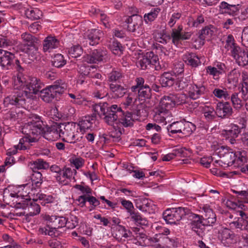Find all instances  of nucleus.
I'll return each instance as SVG.
<instances>
[{
    "mask_svg": "<svg viewBox=\"0 0 248 248\" xmlns=\"http://www.w3.org/2000/svg\"><path fill=\"white\" fill-rule=\"evenodd\" d=\"M14 66L18 72L13 77V87L15 89L23 90L27 98H31L33 94H37L44 86L43 83L36 77L30 78L29 81H27L26 77L22 73L23 68L20 65V62L18 60H16Z\"/></svg>",
    "mask_w": 248,
    "mask_h": 248,
    "instance_id": "f257e3e1",
    "label": "nucleus"
},
{
    "mask_svg": "<svg viewBox=\"0 0 248 248\" xmlns=\"http://www.w3.org/2000/svg\"><path fill=\"white\" fill-rule=\"evenodd\" d=\"M105 122L108 124L117 127L124 126L125 127L133 125L134 119L132 112H124L121 107L117 105H112L110 107L107 115L104 118Z\"/></svg>",
    "mask_w": 248,
    "mask_h": 248,
    "instance_id": "f03ea898",
    "label": "nucleus"
},
{
    "mask_svg": "<svg viewBox=\"0 0 248 248\" xmlns=\"http://www.w3.org/2000/svg\"><path fill=\"white\" fill-rule=\"evenodd\" d=\"M182 25H180L177 28L172 29L171 36L163 32H156L154 34V38L155 40L162 44H167L168 41L172 38V43L177 46L181 40H188L190 38L192 33L191 32L183 31Z\"/></svg>",
    "mask_w": 248,
    "mask_h": 248,
    "instance_id": "7ed1b4c3",
    "label": "nucleus"
},
{
    "mask_svg": "<svg viewBox=\"0 0 248 248\" xmlns=\"http://www.w3.org/2000/svg\"><path fill=\"white\" fill-rule=\"evenodd\" d=\"M67 88L66 84L62 80H58L53 85L40 91V98L45 102H51L58 94H62Z\"/></svg>",
    "mask_w": 248,
    "mask_h": 248,
    "instance_id": "20e7f679",
    "label": "nucleus"
},
{
    "mask_svg": "<svg viewBox=\"0 0 248 248\" xmlns=\"http://www.w3.org/2000/svg\"><path fill=\"white\" fill-rule=\"evenodd\" d=\"M131 230L134 233V244L143 247L152 246L157 248L159 235L156 234L154 237H151L146 235L142 228L133 227Z\"/></svg>",
    "mask_w": 248,
    "mask_h": 248,
    "instance_id": "39448f33",
    "label": "nucleus"
},
{
    "mask_svg": "<svg viewBox=\"0 0 248 248\" xmlns=\"http://www.w3.org/2000/svg\"><path fill=\"white\" fill-rule=\"evenodd\" d=\"M188 212L187 208L181 207L168 209L163 212V217L168 224H177Z\"/></svg>",
    "mask_w": 248,
    "mask_h": 248,
    "instance_id": "423d86ee",
    "label": "nucleus"
},
{
    "mask_svg": "<svg viewBox=\"0 0 248 248\" xmlns=\"http://www.w3.org/2000/svg\"><path fill=\"white\" fill-rule=\"evenodd\" d=\"M26 96L21 89H15L3 100L5 107L16 106L18 108H24L26 104Z\"/></svg>",
    "mask_w": 248,
    "mask_h": 248,
    "instance_id": "0eeeda50",
    "label": "nucleus"
},
{
    "mask_svg": "<svg viewBox=\"0 0 248 248\" xmlns=\"http://www.w3.org/2000/svg\"><path fill=\"white\" fill-rule=\"evenodd\" d=\"M164 101L165 100L162 97L159 105L154 108L153 120L157 123L166 125L167 119L172 117V115L170 110L171 108L164 104Z\"/></svg>",
    "mask_w": 248,
    "mask_h": 248,
    "instance_id": "6e6552de",
    "label": "nucleus"
},
{
    "mask_svg": "<svg viewBox=\"0 0 248 248\" xmlns=\"http://www.w3.org/2000/svg\"><path fill=\"white\" fill-rule=\"evenodd\" d=\"M127 24V31L136 37H139L144 32L143 19L141 16L133 15L129 16L125 20Z\"/></svg>",
    "mask_w": 248,
    "mask_h": 248,
    "instance_id": "1a4fd4ad",
    "label": "nucleus"
},
{
    "mask_svg": "<svg viewBox=\"0 0 248 248\" xmlns=\"http://www.w3.org/2000/svg\"><path fill=\"white\" fill-rule=\"evenodd\" d=\"M16 208H22L27 210V216H34L39 214L40 212L39 203L36 201H31V199L23 200L15 205Z\"/></svg>",
    "mask_w": 248,
    "mask_h": 248,
    "instance_id": "9d476101",
    "label": "nucleus"
},
{
    "mask_svg": "<svg viewBox=\"0 0 248 248\" xmlns=\"http://www.w3.org/2000/svg\"><path fill=\"white\" fill-rule=\"evenodd\" d=\"M43 122H39L36 125H25L23 132L30 137L33 142H37L44 132Z\"/></svg>",
    "mask_w": 248,
    "mask_h": 248,
    "instance_id": "9b49d317",
    "label": "nucleus"
},
{
    "mask_svg": "<svg viewBox=\"0 0 248 248\" xmlns=\"http://www.w3.org/2000/svg\"><path fill=\"white\" fill-rule=\"evenodd\" d=\"M136 85L131 87V90L132 92L138 93V96L140 98L148 99L151 96V89L147 84L144 85L143 78L139 77L135 79Z\"/></svg>",
    "mask_w": 248,
    "mask_h": 248,
    "instance_id": "f8f14e48",
    "label": "nucleus"
},
{
    "mask_svg": "<svg viewBox=\"0 0 248 248\" xmlns=\"http://www.w3.org/2000/svg\"><path fill=\"white\" fill-rule=\"evenodd\" d=\"M162 98L165 100L163 101L164 104L171 108L176 105H179L186 103L187 96L185 93H180L165 95L162 97Z\"/></svg>",
    "mask_w": 248,
    "mask_h": 248,
    "instance_id": "ddd939ff",
    "label": "nucleus"
},
{
    "mask_svg": "<svg viewBox=\"0 0 248 248\" xmlns=\"http://www.w3.org/2000/svg\"><path fill=\"white\" fill-rule=\"evenodd\" d=\"M107 54V51L105 49H94L90 54H86L84 56V60L88 63H98L106 59Z\"/></svg>",
    "mask_w": 248,
    "mask_h": 248,
    "instance_id": "4468645a",
    "label": "nucleus"
},
{
    "mask_svg": "<svg viewBox=\"0 0 248 248\" xmlns=\"http://www.w3.org/2000/svg\"><path fill=\"white\" fill-rule=\"evenodd\" d=\"M76 129L72 124H68L65 125L64 130L61 129V138L63 140L70 143H75L79 141L78 138H76L77 134L75 133Z\"/></svg>",
    "mask_w": 248,
    "mask_h": 248,
    "instance_id": "2eb2a0df",
    "label": "nucleus"
},
{
    "mask_svg": "<svg viewBox=\"0 0 248 248\" xmlns=\"http://www.w3.org/2000/svg\"><path fill=\"white\" fill-rule=\"evenodd\" d=\"M193 219L190 223V227L191 230L195 232L200 237H202L205 234V226L200 216L196 214H192L190 216Z\"/></svg>",
    "mask_w": 248,
    "mask_h": 248,
    "instance_id": "dca6fc26",
    "label": "nucleus"
},
{
    "mask_svg": "<svg viewBox=\"0 0 248 248\" xmlns=\"http://www.w3.org/2000/svg\"><path fill=\"white\" fill-rule=\"evenodd\" d=\"M42 217L46 221L48 226H53L56 228L60 229L66 225L67 218L62 216H49L46 214L43 215Z\"/></svg>",
    "mask_w": 248,
    "mask_h": 248,
    "instance_id": "f3484780",
    "label": "nucleus"
},
{
    "mask_svg": "<svg viewBox=\"0 0 248 248\" xmlns=\"http://www.w3.org/2000/svg\"><path fill=\"white\" fill-rule=\"evenodd\" d=\"M231 56L239 66L244 67L248 64V50L247 49L237 47L233 50Z\"/></svg>",
    "mask_w": 248,
    "mask_h": 248,
    "instance_id": "a211bd4d",
    "label": "nucleus"
},
{
    "mask_svg": "<svg viewBox=\"0 0 248 248\" xmlns=\"http://www.w3.org/2000/svg\"><path fill=\"white\" fill-rule=\"evenodd\" d=\"M202 209L204 212V214L201 216V217L204 224L207 226L213 225L217 221V217L215 213L207 205H203Z\"/></svg>",
    "mask_w": 248,
    "mask_h": 248,
    "instance_id": "6ab92c4d",
    "label": "nucleus"
},
{
    "mask_svg": "<svg viewBox=\"0 0 248 248\" xmlns=\"http://www.w3.org/2000/svg\"><path fill=\"white\" fill-rule=\"evenodd\" d=\"M219 238L221 243L227 247L234 243L236 240L234 233L227 228H224L219 232Z\"/></svg>",
    "mask_w": 248,
    "mask_h": 248,
    "instance_id": "aec40b11",
    "label": "nucleus"
},
{
    "mask_svg": "<svg viewBox=\"0 0 248 248\" xmlns=\"http://www.w3.org/2000/svg\"><path fill=\"white\" fill-rule=\"evenodd\" d=\"M188 95L189 98L196 100L205 94L206 88L203 84H190L188 88Z\"/></svg>",
    "mask_w": 248,
    "mask_h": 248,
    "instance_id": "412c9836",
    "label": "nucleus"
},
{
    "mask_svg": "<svg viewBox=\"0 0 248 248\" xmlns=\"http://www.w3.org/2000/svg\"><path fill=\"white\" fill-rule=\"evenodd\" d=\"M240 132L241 129L237 125L231 124L228 128L222 131V134L232 144L236 142L235 138L238 136Z\"/></svg>",
    "mask_w": 248,
    "mask_h": 248,
    "instance_id": "4be33fe9",
    "label": "nucleus"
},
{
    "mask_svg": "<svg viewBox=\"0 0 248 248\" xmlns=\"http://www.w3.org/2000/svg\"><path fill=\"white\" fill-rule=\"evenodd\" d=\"M158 58L156 56L154 55L153 53L150 52L147 54L146 56L141 57L139 60L138 64L141 69L145 70L148 68L149 66L151 65H155L157 62Z\"/></svg>",
    "mask_w": 248,
    "mask_h": 248,
    "instance_id": "5701e85b",
    "label": "nucleus"
},
{
    "mask_svg": "<svg viewBox=\"0 0 248 248\" xmlns=\"http://www.w3.org/2000/svg\"><path fill=\"white\" fill-rule=\"evenodd\" d=\"M0 64L5 69H10L13 64L14 55L11 52L0 49Z\"/></svg>",
    "mask_w": 248,
    "mask_h": 248,
    "instance_id": "b1692460",
    "label": "nucleus"
},
{
    "mask_svg": "<svg viewBox=\"0 0 248 248\" xmlns=\"http://www.w3.org/2000/svg\"><path fill=\"white\" fill-rule=\"evenodd\" d=\"M218 155L219 157H221L223 159V161L229 166L235 164L236 155L231 149L228 150L223 147L219 151Z\"/></svg>",
    "mask_w": 248,
    "mask_h": 248,
    "instance_id": "393cba45",
    "label": "nucleus"
},
{
    "mask_svg": "<svg viewBox=\"0 0 248 248\" xmlns=\"http://www.w3.org/2000/svg\"><path fill=\"white\" fill-rule=\"evenodd\" d=\"M217 113L219 117L225 118L230 117L232 113V109L228 102H219L216 108Z\"/></svg>",
    "mask_w": 248,
    "mask_h": 248,
    "instance_id": "a878e982",
    "label": "nucleus"
},
{
    "mask_svg": "<svg viewBox=\"0 0 248 248\" xmlns=\"http://www.w3.org/2000/svg\"><path fill=\"white\" fill-rule=\"evenodd\" d=\"M95 119L96 116L93 114L91 116H85L80 120L78 123L80 132L84 134L87 130L91 128L93 124L95 121Z\"/></svg>",
    "mask_w": 248,
    "mask_h": 248,
    "instance_id": "bb28decb",
    "label": "nucleus"
},
{
    "mask_svg": "<svg viewBox=\"0 0 248 248\" xmlns=\"http://www.w3.org/2000/svg\"><path fill=\"white\" fill-rule=\"evenodd\" d=\"M59 46V41L55 37L48 36L43 41V49L44 52H50L52 49L57 48Z\"/></svg>",
    "mask_w": 248,
    "mask_h": 248,
    "instance_id": "cd10ccee",
    "label": "nucleus"
},
{
    "mask_svg": "<svg viewBox=\"0 0 248 248\" xmlns=\"http://www.w3.org/2000/svg\"><path fill=\"white\" fill-rule=\"evenodd\" d=\"M44 137L48 140L54 141L61 137V128L58 126L49 127L44 132Z\"/></svg>",
    "mask_w": 248,
    "mask_h": 248,
    "instance_id": "c85d7f7f",
    "label": "nucleus"
},
{
    "mask_svg": "<svg viewBox=\"0 0 248 248\" xmlns=\"http://www.w3.org/2000/svg\"><path fill=\"white\" fill-rule=\"evenodd\" d=\"M183 59L186 63L192 67H196L201 63L199 57L193 53H186L183 55Z\"/></svg>",
    "mask_w": 248,
    "mask_h": 248,
    "instance_id": "c756f323",
    "label": "nucleus"
},
{
    "mask_svg": "<svg viewBox=\"0 0 248 248\" xmlns=\"http://www.w3.org/2000/svg\"><path fill=\"white\" fill-rule=\"evenodd\" d=\"M102 32L98 29H93L87 33V37L89 40V44L94 46L99 43Z\"/></svg>",
    "mask_w": 248,
    "mask_h": 248,
    "instance_id": "7c9ffc66",
    "label": "nucleus"
},
{
    "mask_svg": "<svg viewBox=\"0 0 248 248\" xmlns=\"http://www.w3.org/2000/svg\"><path fill=\"white\" fill-rule=\"evenodd\" d=\"M175 78V76L171 73L165 72L160 77V83L162 87H171L174 83Z\"/></svg>",
    "mask_w": 248,
    "mask_h": 248,
    "instance_id": "2f4dec72",
    "label": "nucleus"
},
{
    "mask_svg": "<svg viewBox=\"0 0 248 248\" xmlns=\"http://www.w3.org/2000/svg\"><path fill=\"white\" fill-rule=\"evenodd\" d=\"M29 166L32 171H37V170L47 169L49 164L42 159H38L35 161H31L29 163Z\"/></svg>",
    "mask_w": 248,
    "mask_h": 248,
    "instance_id": "473e14b6",
    "label": "nucleus"
},
{
    "mask_svg": "<svg viewBox=\"0 0 248 248\" xmlns=\"http://www.w3.org/2000/svg\"><path fill=\"white\" fill-rule=\"evenodd\" d=\"M202 112L205 119L208 122H211L215 120L217 115V110H215L214 108L212 106H205L203 107Z\"/></svg>",
    "mask_w": 248,
    "mask_h": 248,
    "instance_id": "72a5a7b5",
    "label": "nucleus"
},
{
    "mask_svg": "<svg viewBox=\"0 0 248 248\" xmlns=\"http://www.w3.org/2000/svg\"><path fill=\"white\" fill-rule=\"evenodd\" d=\"M240 77V72L236 69H234L231 71L227 75L228 83L232 84L234 86H236L238 83Z\"/></svg>",
    "mask_w": 248,
    "mask_h": 248,
    "instance_id": "f704fd0d",
    "label": "nucleus"
},
{
    "mask_svg": "<svg viewBox=\"0 0 248 248\" xmlns=\"http://www.w3.org/2000/svg\"><path fill=\"white\" fill-rule=\"evenodd\" d=\"M109 88L114 97H121L126 93V89L120 85L111 83L109 85Z\"/></svg>",
    "mask_w": 248,
    "mask_h": 248,
    "instance_id": "c9c22d12",
    "label": "nucleus"
},
{
    "mask_svg": "<svg viewBox=\"0 0 248 248\" xmlns=\"http://www.w3.org/2000/svg\"><path fill=\"white\" fill-rule=\"evenodd\" d=\"M129 214L131 220L134 221L135 223L142 226L148 225V221L146 218L142 217L139 213L133 210Z\"/></svg>",
    "mask_w": 248,
    "mask_h": 248,
    "instance_id": "e433bc0d",
    "label": "nucleus"
},
{
    "mask_svg": "<svg viewBox=\"0 0 248 248\" xmlns=\"http://www.w3.org/2000/svg\"><path fill=\"white\" fill-rule=\"evenodd\" d=\"M183 121L174 122L167 126V130L170 134L182 133Z\"/></svg>",
    "mask_w": 248,
    "mask_h": 248,
    "instance_id": "4c0bfd02",
    "label": "nucleus"
},
{
    "mask_svg": "<svg viewBox=\"0 0 248 248\" xmlns=\"http://www.w3.org/2000/svg\"><path fill=\"white\" fill-rule=\"evenodd\" d=\"M47 227L48 229L46 228H40V232L45 235H48L52 237H57L61 235V232L58 230L59 229L53 226H48V224H47Z\"/></svg>",
    "mask_w": 248,
    "mask_h": 248,
    "instance_id": "58836bf2",
    "label": "nucleus"
},
{
    "mask_svg": "<svg viewBox=\"0 0 248 248\" xmlns=\"http://www.w3.org/2000/svg\"><path fill=\"white\" fill-rule=\"evenodd\" d=\"M109 108L110 107H108V104L106 103L95 104L93 107L94 112L100 116L102 115H105V117L106 116Z\"/></svg>",
    "mask_w": 248,
    "mask_h": 248,
    "instance_id": "ea45409f",
    "label": "nucleus"
},
{
    "mask_svg": "<svg viewBox=\"0 0 248 248\" xmlns=\"http://www.w3.org/2000/svg\"><path fill=\"white\" fill-rule=\"evenodd\" d=\"M205 21L204 17L202 15L198 16L196 18L190 16L188 18L187 25L190 27L197 28Z\"/></svg>",
    "mask_w": 248,
    "mask_h": 248,
    "instance_id": "a19ab883",
    "label": "nucleus"
},
{
    "mask_svg": "<svg viewBox=\"0 0 248 248\" xmlns=\"http://www.w3.org/2000/svg\"><path fill=\"white\" fill-rule=\"evenodd\" d=\"M21 38L24 45L27 47L34 45L37 42L36 38L26 32L21 35Z\"/></svg>",
    "mask_w": 248,
    "mask_h": 248,
    "instance_id": "79ce46f5",
    "label": "nucleus"
},
{
    "mask_svg": "<svg viewBox=\"0 0 248 248\" xmlns=\"http://www.w3.org/2000/svg\"><path fill=\"white\" fill-rule=\"evenodd\" d=\"M132 231H133L132 230ZM134 233L133 232H131L129 230H126L124 227H120L117 231V233L116 234V236L117 239H122V237L126 238L128 237H133V238L131 239L133 242L134 236L133 235Z\"/></svg>",
    "mask_w": 248,
    "mask_h": 248,
    "instance_id": "37998d69",
    "label": "nucleus"
},
{
    "mask_svg": "<svg viewBox=\"0 0 248 248\" xmlns=\"http://www.w3.org/2000/svg\"><path fill=\"white\" fill-rule=\"evenodd\" d=\"M33 173L31 176L32 185L36 188L39 187L43 183V177L42 173L38 171H32Z\"/></svg>",
    "mask_w": 248,
    "mask_h": 248,
    "instance_id": "c03bdc74",
    "label": "nucleus"
},
{
    "mask_svg": "<svg viewBox=\"0 0 248 248\" xmlns=\"http://www.w3.org/2000/svg\"><path fill=\"white\" fill-rule=\"evenodd\" d=\"M196 129V126L193 123L183 121L182 134L186 136L191 135Z\"/></svg>",
    "mask_w": 248,
    "mask_h": 248,
    "instance_id": "a18cd8bd",
    "label": "nucleus"
},
{
    "mask_svg": "<svg viewBox=\"0 0 248 248\" xmlns=\"http://www.w3.org/2000/svg\"><path fill=\"white\" fill-rule=\"evenodd\" d=\"M173 242V240L171 239L166 236H158V242L157 244V248H167L170 247Z\"/></svg>",
    "mask_w": 248,
    "mask_h": 248,
    "instance_id": "49530a36",
    "label": "nucleus"
},
{
    "mask_svg": "<svg viewBox=\"0 0 248 248\" xmlns=\"http://www.w3.org/2000/svg\"><path fill=\"white\" fill-rule=\"evenodd\" d=\"M225 47L228 50H230L231 54L233 53V50L237 47H240L235 43L233 36L232 34H229L227 36L225 40Z\"/></svg>",
    "mask_w": 248,
    "mask_h": 248,
    "instance_id": "de8ad7c7",
    "label": "nucleus"
},
{
    "mask_svg": "<svg viewBox=\"0 0 248 248\" xmlns=\"http://www.w3.org/2000/svg\"><path fill=\"white\" fill-rule=\"evenodd\" d=\"M27 17L32 20L38 19L42 16V12L38 8H31L26 10Z\"/></svg>",
    "mask_w": 248,
    "mask_h": 248,
    "instance_id": "09e8293b",
    "label": "nucleus"
},
{
    "mask_svg": "<svg viewBox=\"0 0 248 248\" xmlns=\"http://www.w3.org/2000/svg\"><path fill=\"white\" fill-rule=\"evenodd\" d=\"M23 51H25L28 55L29 59L31 61H33L37 59L38 51V48L35 45L27 47L26 48L24 49Z\"/></svg>",
    "mask_w": 248,
    "mask_h": 248,
    "instance_id": "8fccbe9b",
    "label": "nucleus"
},
{
    "mask_svg": "<svg viewBox=\"0 0 248 248\" xmlns=\"http://www.w3.org/2000/svg\"><path fill=\"white\" fill-rule=\"evenodd\" d=\"M161 9L158 7H155L151 10L148 14H145L144 18L146 23L153 21L157 16Z\"/></svg>",
    "mask_w": 248,
    "mask_h": 248,
    "instance_id": "3c124183",
    "label": "nucleus"
},
{
    "mask_svg": "<svg viewBox=\"0 0 248 248\" xmlns=\"http://www.w3.org/2000/svg\"><path fill=\"white\" fill-rule=\"evenodd\" d=\"M52 62L54 66L57 68H61L66 64V61L64 59L62 55L57 54L54 55Z\"/></svg>",
    "mask_w": 248,
    "mask_h": 248,
    "instance_id": "603ef678",
    "label": "nucleus"
},
{
    "mask_svg": "<svg viewBox=\"0 0 248 248\" xmlns=\"http://www.w3.org/2000/svg\"><path fill=\"white\" fill-rule=\"evenodd\" d=\"M107 88L105 86H101L99 88H95L93 92V97L97 99H102L108 94Z\"/></svg>",
    "mask_w": 248,
    "mask_h": 248,
    "instance_id": "864d4df0",
    "label": "nucleus"
},
{
    "mask_svg": "<svg viewBox=\"0 0 248 248\" xmlns=\"http://www.w3.org/2000/svg\"><path fill=\"white\" fill-rule=\"evenodd\" d=\"M123 77V75L121 71L119 69H113L108 75V79L110 82L119 81Z\"/></svg>",
    "mask_w": 248,
    "mask_h": 248,
    "instance_id": "5fc2aeb1",
    "label": "nucleus"
},
{
    "mask_svg": "<svg viewBox=\"0 0 248 248\" xmlns=\"http://www.w3.org/2000/svg\"><path fill=\"white\" fill-rule=\"evenodd\" d=\"M236 155L235 164L238 166L243 165L247 162L246 153L244 151L234 153Z\"/></svg>",
    "mask_w": 248,
    "mask_h": 248,
    "instance_id": "6e6d98bb",
    "label": "nucleus"
},
{
    "mask_svg": "<svg viewBox=\"0 0 248 248\" xmlns=\"http://www.w3.org/2000/svg\"><path fill=\"white\" fill-rule=\"evenodd\" d=\"M136 97L132 93H129L124 101L123 105L124 108H130V110L133 109L134 105L136 101Z\"/></svg>",
    "mask_w": 248,
    "mask_h": 248,
    "instance_id": "4d7b16f0",
    "label": "nucleus"
},
{
    "mask_svg": "<svg viewBox=\"0 0 248 248\" xmlns=\"http://www.w3.org/2000/svg\"><path fill=\"white\" fill-rule=\"evenodd\" d=\"M54 198L51 195H46L40 194L38 196V199L36 201L43 206H45L46 203H52L54 202Z\"/></svg>",
    "mask_w": 248,
    "mask_h": 248,
    "instance_id": "13d9d810",
    "label": "nucleus"
},
{
    "mask_svg": "<svg viewBox=\"0 0 248 248\" xmlns=\"http://www.w3.org/2000/svg\"><path fill=\"white\" fill-rule=\"evenodd\" d=\"M82 52V49L79 45L74 46L68 50L69 55L73 58H77L80 56Z\"/></svg>",
    "mask_w": 248,
    "mask_h": 248,
    "instance_id": "bf43d9fd",
    "label": "nucleus"
},
{
    "mask_svg": "<svg viewBox=\"0 0 248 248\" xmlns=\"http://www.w3.org/2000/svg\"><path fill=\"white\" fill-rule=\"evenodd\" d=\"M74 188L80 191L83 195H85L86 196H88L92 194L93 191L92 189L88 186L84 185V184L76 185L74 186Z\"/></svg>",
    "mask_w": 248,
    "mask_h": 248,
    "instance_id": "052dcab7",
    "label": "nucleus"
},
{
    "mask_svg": "<svg viewBox=\"0 0 248 248\" xmlns=\"http://www.w3.org/2000/svg\"><path fill=\"white\" fill-rule=\"evenodd\" d=\"M215 28L212 25L205 27L201 30L200 37L201 39H204L207 36H211L213 34Z\"/></svg>",
    "mask_w": 248,
    "mask_h": 248,
    "instance_id": "680f3d73",
    "label": "nucleus"
},
{
    "mask_svg": "<svg viewBox=\"0 0 248 248\" xmlns=\"http://www.w3.org/2000/svg\"><path fill=\"white\" fill-rule=\"evenodd\" d=\"M70 162L74 165L77 169H78L81 168L84 164L85 161L81 157H76L75 156L72 157L69 159Z\"/></svg>",
    "mask_w": 248,
    "mask_h": 248,
    "instance_id": "e2e57ef3",
    "label": "nucleus"
},
{
    "mask_svg": "<svg viewBox=\"0 0 248 248\" xmlns=\"http://www.w3.org/2000/svg\"><path fill=\"white\" fill-rule=\"evenodd\" d=\"M231 101L233 107L236 108H240L243 106L242 100L238 97V93H234L231 95Z\"/></svg>",
    "mask_w": 248,
    "mask_h": 248,
    "instance_id": "0e129e2a",
    "label": "nucleus"
},
{
    "mask_svg": "<svg viewBox=\"0 0 248 248\" xmlns=\"http://www.w3.org/2000/svg\"><path fill=\"white\" fill-rule=\"evenodd\" d=\"M213 93L216 97L219 98H224L226 99L229 98V95L226 89L216 88L213 90Z\"/></svg>",
    "mask_w": 248,
    "mask_h": 248,
    "instance_id": "69168bd1",
    "label": "nucleus"
},
{
    "mask_svg": "<svg viewBox=\"0 0 248 248\" xmlns=\"http://www.w3.org/2000/svg\"><path fill=\"white\" fill-rule=\"evenodd\" d=\"M206 72L210 75H211L213 78L215 80H218L219 78V76L221 75L220 72L218 71L215 67H212L211 66H207L206 68Z\"/></svg>",
    "mask_w": 248,
    "mask_h": 248,
    "instance_id": "338daca9",
    "label": "nucleus"
},
{
    "mask_svg": "<svg viewBox=\"0 0 248 248\" xmlns=\"http://www.w3.org/2000/svg\"><path fill=\"white\" fill-rule=\"evenodd\" d=\"M109 47L115 54L119 55L121 53L122 46L121 44L116 41H113L109 45Z\"/></svg>",
    "mask_w": 248,
    "mask_h": 248,
    "instance_id": "774afa93",
    "label": "nucleus"
}]
</instances>
